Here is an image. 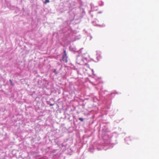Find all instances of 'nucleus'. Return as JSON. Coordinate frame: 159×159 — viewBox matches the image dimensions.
<instances>
[{
  "mask_svg": "<svg viewBox=\"0 0 159 159\" xmlns=\"http://www.w3.org/2000/svg\"><path fill=\"white\" fill-rule=\"evenodd\" d=\"M50 105H51V106H52V105H52V104H50Z\"/></svg>",
  "mask_w": 159,
  "mask_h": 159,
  "instance_id": "obj_6",
  "label": "nucleus"
},
{
  "mask_svg": "<svg viewBox=\"0 0 159 159\" xmlns=\"http://www.w3.org/2000/svg\"><path fill=\"white\" fill-rule=\"evenodd\" d=\"M9 81L10 82V83H11V84L12 85H13V83H12V80H10Z\"/></svg>",
  "mask_w": 159,
  "mask_h": 159,
  "instance_id": "obj_5",
  "label": "nucleus"
},
{
  "mask_svg": "<svg viewBox=\"0 0 159 159\" xmlns=\"http://www.w3.org/2000/svg\"><path fill=\"white\" fill-rule=\"evenodd\" d=\"M79 120L81 121H84V119L83 118H79Z\"/></svg>",
  "mask_w": 159,
  "mask_h": 159,
  "instance_id": "obj_3",
  "label": "nucleus"
},
{
  "mask_svg": "<svg viewBox=\"0 0 159 159\" xmlns=\"http://www.w3.org/2000/svg\"><path fill=\"white\" fill-rule=\"evenodd\" d=\"M49 2V0H45V1L44 2V3L46 4L47 3H48Z\"/></svg>",
  "mask_w": 159,
  "mask_h": 159,
  "instance_id": "obj_2",
  "label": "nucleus"
},
{
  "mask_svg": "<svg viewBox=\"0 0 159 159\" xmlns=\"http://www.w3.org/2000/svg\"><path fill=\"white\" fill-rule=\"evenodd\" d=\"M64 54L62 56V60L63 61H65L66 63H67L68 62L67 61V54L66 52V51L65 50L64 51Z\"/></svg>",
  "mask_w": 159,
  "mask_h": 159,
  "instance_id": "obj_1",
  "label": "nucleus"
},
{
  "mask_svg": "<svg viewBox=\"0 0 159 159\" xmlns=\"http://www.w3.org/2000/svg\"><path fill=\"white\" fill-rule=\"evenodd\" d=\"M53 72L55 73L56 74H57V72L56 71V69L54 70Z\"/></svg>",
  "mask_w": 159,
  "mask_h": 159,
  "instance_id": "obj_4",
  "label": "nucleus"
}]
</instances>
